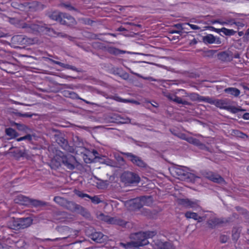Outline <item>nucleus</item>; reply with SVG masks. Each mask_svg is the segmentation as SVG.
I'll return each instance as SVG.
<instances>
[{
  "label": "nucleus",
  "mask_w": 249,
  "mask_h": 249,
  "mask_svg": "<svg viewBox=\"0 0 249 249\" xmlns=\"http://www.w3.org/2000/svg\"><path fill=\"white\" fill-rule=\"evenodd\" d=\"M157 234V232L155 231L137 232L135 234L136 241H132L127 243V244L121 243L120 244L125 249H128L131 247L135 248L137 246H144L149 244L148 241L149 238L153 237Z\"/></svg>",
  "instance_id": "1"
},
{
  "label": "nucleus",
  "mask_w": 249,
  "mask_h": 249,
  "mask_svg": "<svg viewBox=\"0 0 249 249\" xmlns=\"http://www.w3.org/2000/svg\"><path fill=\"white\" fill-rule=\"evenodd\" d=\"M169 171L173 177L181 180L194 181L196 178L193 173H190L184 169L182 166L179 165L171 167L169 169Z\"/></svg>",
  "instance_id": "2"
},
{
  "label": "nucleus",
  "mask_w": 249,
  "mask_h": 249,
  "mask_svg": "<svg viewBox=\"0 0 249 249\" xmlns=\"http://www.w3.org/2000/svg\"><path fill=\"white\" fill-rule=\"evenodd\" d=\"M49 17L51 19L56 21L62 25L71 26L74 25L76 23L74 18L66 13L54 11L50 14Z\"/></svg>",
  "instance_id": "3"
},
{
  "label": "nucleus",
  "mask_w": 249,
  "mask_h": 249,
  "mask_svg": "<svg viewBox=\"0 0 249 249\" xmlns=\"http://www.w3.org/2000/svg\"><path fill=\"white\" fill-rule=\"evenodd\" d=\"M212 105H214L219 108L226 110L232 114L246 111L241 106L235 107L231 105L228 99H213Z\"/></svg>",
  "instance_id": "4"
},
{
  "label": "nucleus",
  "mask_w": 249,
  "mask_h": 249,
  "mask_svg": "<svg viewBox=\"0 0 249 249\" xmlns=\"http://www.w3.org/2000/svg\"><path fill=\"white\" fill-rule=\"evenodd\" d=\"M55 157L58 159L59 162H62L68 169L73 170L75 168L76 159L74 156L70 154L65 155L63 153L60 152L56 155Z\"/></svg>",
  "instance_id": "5"
},
{
  "label": "nucleus",
  "mask_w": 249,
  "mask_h": 249,
  "mask_svg": "<svg viewBox=\"0 0 249 249\" xmlns=\"http://www.w3.org/2000/svg\"><path fill=\"white\" fill-rule=\"evenodd\" d=\"M121 180L125 185H131L138 183L141 180L140 177L134 172L124 171L120 177Z\"/></svg>",
  "instance_id": "6"
},
{
  "label": "nucleus",
  "mask_w": 249,
  "mask_h": 249,
  "mask_svg": "<svg viewBox=\"0 0 249 249\" xmlns=\"http://www.w3.org/2000/svg\"><path fill=\"white\" fill-rule=\"evenodd\" d=\"M53 201L59 205L71 211L77 208L78 205L75 203L68 201L66 198L59 196H56Z\"/></svg>",
  "instance_id": "7"
},
{
  "label": "nucleus",
  "mask_w": 249,
  "mask_h": 249,
  "mask_svg": "<svg viewBox=\"0 0 249 249\" xmlns=\"http://www.w3.org/2000/svg\"><path fill=\"white\" fill-rule=\"evenodd\" d=\"M202 175L203 177L215 183H222L225 181L224 178L219 175L210 170H204L202 172Z\"/></svg>",
  "instance_id": "8"
},
{
  "label": "nucleus",
  "mask_w": 249,
  "mask_h": 249,
  "mask_svg": "<svg viewBox=\"0 0 249 249\" xmlns=\"http://www.w3.org/2000/svg\"><path fill=\"white\" fill-rule=\"evenodd\" d=\"M155 249H176L175 247L169 242H163L159 239H155L152 243Z\"/></svg>",
  "instance_id": "9"
},
{
  "label": "nucleus",
  "mask_w": 249,
  "mask_h": 249,
  "mask_svg": "<svg viewBox=\"0 0 249 249\" xmlns=\"http://www.w3.org/2000/svg\"><path fill=\"white\" fill-rule=\"evenodd\" d=\"M126 157L131 161L134 165L140 167H145L146 163L143 161L141 158L131 153H126L124 154Z\"/></svg>",
  "instance_id": "10"
},
{
  "label": "nucleus",
  "mask_w": 249,
  "mask_h": 249,
  "mask_svg": "<svg viewBox=\"0 0 249 249\" xmlns=\"http://www.w3.org/2000/svg\"><path fill=\"white\" fill-rule=\"evenodd\" d=\"M146 197L145 196L136 197L130 201V205L134 210L140 209L144 205Z\"/></svg>",
  "instance_id": "11"
},
{
  "label": "nucleus",
  "mask_w": 249,
  "mask_h": 249,
  "mask_svg": "<svg viewBox=\"0 0 249 249\" xmlns=\"http://www.w3.org/2000/svg\"><path fill=\"white\" fill-rule=\"evenodd\" d=\"M198 201H191L188 198H182L180 201V204L186 208H193L195 210H197L200 208L198 203Z\"/></svg>",
  "instance_id": "12"
},
{
  "label": "nucleus",
  "mask_w": 249,
  "mask_h": 249,
  "mask_svg": "<svg viewBox=\"0 0 249 249\" xmlns=\"http://www.w3.org/2000/svg\"><path fill=\"white\" fill-rule=\"evenodd\" d=\"M10 236H13L12 234H8V236L0 235V246H2L3 249H9V247H11V245L15 243V242L11 239Z\"/></svg>",
  "instance_id": "13"
},
{
  "label": "nucleus",
  "mask_w": 249,
  "mask_h": 249,
  "mask_svg": "<svg viewBox=\"0 0 249 249\" xmlns=\"http://www.w3.org/2000/svg\"><path fill=\"white\" fill-rule=\"evenodd\" d=\"M217 57L222 62H231L232 60V51L228 50L221 52L218 53Z\"/></svg>",
  "instance_id": "14"
},
{
  "label": "nucleus",
  "mask_w": 249,
  "mask_h": 249,
  "mask_svg": "<svg viewBox=\"0 0 249 249\" xmlns=\"http://www.w3.org/2000/svg\"><path fill=\"white\" fill-rule=\"evenodd\" d=\"M90 237L94 242L102 243L106 240L107 236L100 231H95L90 235Z\"/></svg>",
  "instance_id": "15"
},
{
  "label": "nucleus",
  "mask_w": 249,
  "mask_h": 249,
  "mask_svg": "<svg viewBox=\"0 0 249 249\" xmlns=\"http://www.w3.org/2000/svg\"><path fill=\"white\" fill-rule=\"evenodd\" d=\"M16 65L8 62L0 63V68L3 71L9 73H14Z\"/></svg>",
  "instance_id": "16"
},
{
  "label": "nucleus",
  "mask_w": 249,
  "mask_h": 249,
  "mask_svg": "<svg viewBox=\"0 0 249 249\" xmlns=\"http://www.w3.org/2000/svg\"><path fill=\"white\" fill-rule=\"evenodd\" d=\"M102 217V219L109 224H117V225H121L123 221L120 219L115 217H112L108 215H105L103 214H101Z\"/></svg>",
  "instance_id": "17"
},
{
  "label": "nucleus",
  "mask_w": 249,
  "mask_h": 249,
  "mask_svg": "<svg viewBox=\"0 0 249 249\" xmlns=\"http://www.w3.org/2000/svg\"><path fill=\"white\" fill-rule=\"evenodd\" d=\"M15 202L22 205H30V198L25 196L19 195L15 198Z\"/></svg>",
  "instance_id": "18"
},
{
  "label": "nucleus",
  "mask_w": 249,
  "mask_h": 249,
  "mask_svg": "<svg viewBox=\"0 0 249 249\" xmlns=\"http://www.w3.org/2000/svg\"><path fill=\"white\" fill-rule=\"evenodd\" d=\"M203 41L208 44H212L215 43L216 44H220L221 41L219 38H216L212 34H209L203 37Z\"/></svg>",
  "instance_id": "19"
},
{
  "label": "nucleus",
  "mask_w": 249,
  "mask_h": 249,
  "mask_svg": "<svg viewBox=\"0 0 249 249\" xmlns=\"http://www.w3.org/2000/svg\"><path fill=\"white\" fill-rule=\"evenodd\" d=\"M18 219L19 230L29 227L33 222V220L30 217L19 218Z\"/></svg>",
  "instance_id": "20"
},
{
  "label": "nucleus",
  "mask_w": 249,
  "mask_h": 249,
  "mask_svg": "<svg viewBox=\"0 0 249 249\" xmlns=\"http://www.w3.org/2000/svg\"><path fill=\"white\" fill-rule=\"evenodd\" d=\"M185 217L187 219H193L197 221L198 222H200L203 220V217L199 216L195 212H191V211H187L184 214Z\"/></svg>",
  "instance_id": "21"
},
{
  "label": "nucleus",
  "mask_w": 249,
  "mask_h": 249,
  "mask_svg": "<svg viewBox=\"0 0 249 249\" xmlns=\"http://www.w3.org/2000/svg\"><path fill=\"white\" fill-rule=\"evenodd\" d=\"M226 93L230 94L231 96H232L234 97H238L240 96L241 91L239 89L236 88L230 87L226 88L224 90Z\"/></svg>",
  "instance_id": "22"
},
{
  "label": "nucleus",
  "mask_w": 249,
  "mask_h": 249,
  "mask_svg": "<svg viewBox=\"0 0 249 249\" xmlns=\"http://www.w3.org/2000/svg\"><path fill=\"white\" fill-rule=\"evenodd\" d=\"M8 230L11 229L18 230H19V219L18 218H12L8 221Z\"/></svg>",
  "instance_id": "23"
},
{
  "label": "nucleus",
  "mask_w": 249,
  "mask_h": 249,
  "mask_svg": "<svg viewBox=\"0 0 249 249\" xmlns=\"http://www.w3.org/2000/svg\"><path fill=\"white\" fill-rule=\"evenodd\" d=\"M215 31L217 33H222L224 35L227 36H231L235 35L236 33L235 30H233L232 29H228L225 27H222L221 28H215Z\"/></svg>",
  "instance_id": "24"
},
{
  "label": "nucleus",
  "mask_w": 249,
  "mask_h": 249,
  "mask_svg": "<svg viewBox=\"0 0 249 249\" xmlns=\"http://www.w3.org/2000/svg\"><path fill=\"white\" fill-rule=\"evenodd\" d=\"M223 222V221L221 219L217 218H214L209 220L207 222V223H208V226L210 228L213 229V228H215L216 226H217V225H219V224H220L221 223H222Z\"/></svg>",
  "instance_id": "25"
},
{
  "label": "nucleus",
  "mask_w": 249,
  "mask_h": 249,
  "mask_svg": "<svg viewBox=\"0 0 249 249\" xmlns=\"http://www.w3.org/2000/svg\"><path fill=\"white\" fill-rule=\"evenodd\" d=\"M48 59L50 61L52 62V63L58 65L63 68L68 69L69 70H72V71H75L76 70L75 67L69 64H64L59 61L54 60L52 59L48 58Z\"/></svg>",
  "instance_id": "26"
},
{
  "label": "nucleus",
  "mask_w": 249,
  "mask_h": 249,
  "mask_svg": "<svg viewBox=\"0 0 249 249\" xmlns=\"http://www.w3.org/2000/svg\"><path fill=\"white\" fill-rule=\"evenodd\" d=\"M43 31L46 35L52 37H56L58 36V34L51 28L45 27Z\"/></svg>",
  "instance_id": "27"
},
{
  "label": "nucleus",
  "mask_w": 249,
  "mask_h": 249,
  "mask_svg": "<svg viewBox=\"0 0 249 249\" xmlns=\"http://www.w3.org/2000/svg\"><path fill=\"white\" fill-rule=\"evenodd\" d=\"M61 8H64L68 11H76V9L71 5V2L68 1L65 2H61L59 4Z\"/></svg>",
  "instance_id": "28"
},
{
  "label": "nucleus",
  "mask_w": 249,
  "mask_h": 249,
  "mask_svg": "<svg viewBox=\"0 0 249 249\" xmlns=\"http://www.w3.org/2000/svg\"><path fill=\"white\" fill-rule=\"evenodd\" d=\"M69 95H70V98H71L73 99H78V100H82L83 102H84L85 103L89 104V105H92L93 104L92 103L89 102L88 101H87V100L83 99V98L80 97L77 93H76L73 91H71L70 92H69Z\"/></svg>",
  "instance_id": "29"
},
{
  "label": "nucleus",
  "mask_w": 249,
  "mask_h": 249,
  "mask_svg": "<svg viewBox=\"0 0 249 249\" xmlns=\"http://www.w3.org/2000/svg\"><path fill=\"white\" fill-rule=\"evenodd\" d=\"M6 135L12 138H15L18 136V133L17 131L11 127L6 129Z\"/></svg>",
  "instance_id": "30"
},
{
  "label": "nucleus",
  "mask_w": 249,
  "mask_h": 249,
  "mask_svg": "<svg viewBox=\"0 0 249 249\" xmlns=\"http://www.w3.org/2000/svg\"><path fill=\"white\" fill-rule=\"evenodd\" d=\"M196 100L200 102H204L211 104H212L213 99L208 97H204L199 95L198 94H196Z\"/></svg>",
  "instance_id": "31"
},
{
  "label": "nucleus",
  "mask_w": 249,
  "mask_h": 249,
  "mask_svg": "<svg viewBox=\"0 0 249 249\" xmlns=\"http://www.w3.org/2000/svg\"><path fill=\"white\" fill-rule=\"evenodd\" d=\"M13 156L17 159L18 160L21 157H24L25 156L26 153L24 151L21 150H16L12 152Z\"/></svg>",
  "instance_id": "32"
},
{
  "label": "nucleus",
  "mask_w": 249,
  "mask_h": 249,
  "mask_svg": "<svg viewBox=\"0 0 249 249\" xmlns=\"http://www.w3.org/2000/svg\"><path fill=\"white\" fill-rule=\"evenodd\" d=\"M232 134L236 137L242 139H247L248 138L247 134L239 130H233L232 131Z\"/></svg>",
  "instance_id": "33"
},
{
  "label": "nucleus",
  "mask_w": 249,
  "mask_h": 249,
  "mask_svg": "<svg viewBox=\"0 0 249 249\" xmlns=\"http://www.w3.org/2000/svg\"><path fill=\"white\" fill-rule=\"evenodd\" d=\"M46 205V203L42 201L31 199L30 198V205H32L35 207L44 206Z\"/></svg>",
  "instance_id": "34"
},
{
  "label": "nucleus",
  "mask_w": 249,
  "mask_h": 249,
  "mask_svg": "<svg viewBox=\"0 0 249 249\" xmlns=\"http://www.w3.org/2000/svg\"><path fill=\"white\" fill-rule=\"evenodd\" d=\"M188 142L190 143H193L196 145L199 146L200 148H203L205 146V145L204 144L201 143L199 140L196 138H190L189 139Z\"/></svg>",
  "instance_id": "35"
},
{
  "label": "nucleus",
  "mask_w": 249,
  "mask_h": 249,
  "mask_svg": "<svg viewBox=\"0 0 249 249\" xmlns=\"http://www.w3.org/2000/svg\"><path fill=\"white\" fill-rule=\"evenodd\" d=\"M40 30L39 26L36 24H31L28 28L29 32L35 33L36 32H39Z\"/></svg>",
  "instance_id": "36"
},
{
  "label": "nucleus",
  "mask_w": 249,
  "mask_h": 249,
  "mask_svg": "<svg viewBox=\"0 0 249 249\" xmlns=\"http://www.w3.org/2000/svg\"><path fill=\"white\" fill-rule=\"evenodd\" d=\"M174 102L178 104H181L184 105H190L191 103L187 101L182 100L180 97L176 96Z\"/></svg>",
  "instance_id": "37"
},
{
  "label": "nucleus",
  "mask_w": 249,
  "mask_h": 249,
  "mask_svg": "<svg viewBox=\"0 0 249 249\" xmlns=\"http://www.w3.org/2000/svg\"><path fill=\"white\" fill-rule=\"evenodd\" d=\"M175 27L179 29V30H173L171 32V33L180 34L181 33V30L182 29V25L181 24L178 23L175 24Z\"/></svg>",
  "instance_id": "38"
},
{
  "label": "nucleus",
  "mask_w": 249,
  "mask_h": 249,
  "mask_svg": "<svg viewBox=\"0 0 249 249\" xmlns=\"http://www.w3.org/2000/svg\"><path fill=\"white\" fill-rule=\"evenodd\" d=\"M107 51L109 53L113 54H118L120 52V50L115 47H110L108 49Z\"/></svg>",
  "instance_id": "39"
},
{
  "label": "nucleus",
  "mask_w": 249,
  "mask_h": 249,
  "mask_svg": "<svg viewBox=\"0 0 249 249\" xmlns=\"http://www.w3.org/2000/svg\"><path fill=\"white\" fill-rule=\"evenodd\" d=\"M239 232L238 229L234 228L232 230V239L234 240L237 241L239 236Z\"/></svg>",
  "instance_id": "40"
},
{
  "label": "nucleus",
  "mask_w": 249,
  "mask_h": 249,
  "mask_svg": "<svg viewBox=\"0 0 249 249\" xmlns=\"http://www.w3.org/2000/svg\"><path fill=\"white\" fill-rule=\"evenodd\" d=\"M89 198H90L92 202L94 204H98L101 202V200L96 196H90V197Z\"/></svg>",
  "instance_id": "41"
},
{
  "label": "nucleus",
  "mask_w": 249,
  "mask_h": 249,
  "mask_svg": "<svg viewBox=\"0 0 249 249\" xmlns=\"http://www.w3.org/2000/svg\"><path fill=\"white\" fill-rule=\"evenodd\" d=\"M75 194L78 196L83 198V197H90V196L87 194L83 193L82 191H75Z\"/></svg>",
  "instance_id": "42"
},
{
  "label": "nucleus",
  "mask_w": 249,
  "mask_h": 249,
  "mask_svg": "<svg viewBox=\"0 0 249 249\" xmlns=\"http://www.w3.org/2000/svg\"><path fill=\"white\" fill-rule=\"evenodd\" d=\"M27 140L29 141H32V136L31 134H27L26 136L20 137L17 139L18 142H20L21 141Z\"/></svg>",
  "instance_id": "43"
},
{
  "label": "nucleus",
  "mask_w": 249,
  "mask_h": 249,
  "mask_svg": "<svg viewBox=\"0 0 249 249\" xmlns=\"http://www.w3.org/2000/svg\"><path fill=\"white\" fill-rule=\"evenodd\" d=\"M229 237L226 235H221L220 236V242L221 243H225L228 241Z\"/></svg>",
  "instance_id": "44"
},
{
  "label": "nucleus",
  "mask_w": 249,
  "mask_h": 249,
  "mask_svg": "<svg viewBox=\"0 0 249 249\" xmlns=\"http://www.w3.org/2000/svg\"><path fill=\"white\" fill-rule=\"evenodd\" d=\"M244 42H248L249 40V28L247 29L243 37Z\"/></svg>",
  "instance_id": "45"
},
{
  "label": "nucleus",
  "mask_w": 249,
  "mask_h": 249,
  "mask_svg": "<svg viewBox=\"0 0 249 249\" xmlns=\"http://www.w3.org/2000/svg\"><path fill=\"white\" fill-rule=\"evenodd\" d=\"M176 94L174 93H168L166 94V97L170 101L174 102L176 98Z\"/></svg>",
  "instance_id": "46"
},
{
  "label": "nucleus",
  "mask_w": 249,
  "mask_h": 249,
  "mask_svg": "<svg viewBox=\"0 0 249 249\" xmlns=\"http://www.w3.org/2000/svg\"><path fill=\"white\" fill-rule=\"evenodd\" d=\"M71 229L68 226H58L57 227V231H69Z\"/></svg>",
  "instance_id": "47"
},
{
  "label": "nucleus",
  "mask_w": 249,
  "mask_h": 249,
  "mask_svg": "<svg viewBox=\"0 0 249 249\" xmlns=\"http://www.w3.org/2000/svg\"><path fill=\"white\" fill-rule=\"evenodd\" d=\"M106 184L105 182L102 181L97 184V187L99 189H104L106 188Z\"/></svg>",
  "instance_id": "48"
},
{
  "label": "nucleus",
  "mask_w": 249,
  "mask_h": 249,
  "mask_svg": "<svg viewBox=\"0 0 249 249\" xmlns=\"http://www.w3.org/2000/svg\"><path fill=\"white\" fill-rule=\"evenodd\" d=\"M233 24H235L238 27H243L245 26V24L242 22L238 21V22H233Z\"/></svg>",
  "instance_id": "49"
},
{
  "label": "nucleus",
  "mask_w": 249,
  "mask_h": 249,
  "mask_svg": "<svg viewBox=\"0 0 249 249\" xmlns=\"http://www.w3.org/2000/svg\"><path fill=\"white\" fill-rule=\"evenodd\" d=\"M231 57H232V60L233 58H239L240 54L238 53H233L231 52Z\"/></svg>",
  "instance_id": "50"
},
{
  "label": "nucleus",
  "mask_w": 249,
  "mask_h": 249,
  "mask_svg": "<svg viewBox=\"0 0 249 249\" xmlns=\"http://www.w3.org/2000/svg\"><path fill=\"white\" fill-rule=\"evenodd\" d=\"M101 43L99 42H94L93 43L92 46L94 48H100Z\"/></svg>",
  "instance_id": "51"
},
{
  "label": "nucleus",
  "mask_w": 249,
  "mask_h": 249,
  "mask_svg": "<svg viewBox=\"0 0 249 249\" xmlns=\"http://www.w3.org/2000/svg\"><path fill=\"white\" fill-rule=\"evenodd\" d=\"M188 24L190 26V27L194 30H197L199 29V27L195 24H192L190 23H188Z\"/></svg>",
  "instance_id": "52"
},
{
  "label": "nucleus",
  "mask_w": 249,
  "mask_h": 249,
  "mask_svg": "<svg viewBox=\"0 0 249 249\" xmlns=\"http://www.w3.org/2000/svg\"><path fill=\"white\" fill-rule=\"evenodd\" d=\"M60 141L63 143V145H66L68 143V141L64 139L63 138H61L60 139Z\"/></svg>",
  "instance_id": "53"
},
{
  "label": "nucleus",
  "mask_w": 249,
  "mask_h": 249,
  "mask_svg": "<svg viewBox=\"0 0 249 249\" xmlns=\"http://www.w3.org/2000/svg\"><path fill=\"white\" fill-rule=\"evenodd\" d=\"M197 42V41H196V40L195 38H194L193 39L191 40V41L190 42V46L195 45L196 44Z\"/></svg>",
  "instance_id": "54"
},
{
  "label": "nucleus",
  "mask_w": 249,
  "mask_h": 249,
  "mask_svg": "<svg viewBox=\"0 0 249 249\" xmlns=\"http://www.w3.org/2000/svg\"><path fill=\"white\" fill-rule=\"evenodd\" d=\"M242 118L245 120H249V113H245Z\"/></svg>",
  "instance_id": "55"
},
{
  "label": "nucleus",
  "mask_w": 249,
  "mask_h": 249,
  "mask_svg": "<svg viewBox=\"0 0 249 249\" xmlns=\"http://www.w3.org/2000/svg\"><path fill=\"white\" fill-rule=\"evenodd\" d=\"M118 100H117L118 101H120V102H124V103H127V102H129V101L126 99H121L120 98H118Z\"/></svg>",
  "instance_id": "56"
},
{
  "label": "nucleus",
  "mask_w": 249,
  "mask_h": 249,
  "mask_svg": "<svg viewBox=\"0 0 249 249\" xmlns=\"http://www.w3.org/2000/svg\"><path fill=\"white\" fill-rule=\"evenodd\" d=\"M246 217L247 219L248 222L249 223V212H247V211H245Z\"/></svg>",
  "instance_id": "57"
},
{
  "label": "nucleus",
  "mask_w": 249,
  "mask_h": 249,
  "mask_svg": "<svg viewBox=\"0 0 249 249\" xmlns=\"http://www.w3.org/2000/svg\"><path fill=\"white\" fill-rule=\"evenodd\" d=\"M118 31H120V32H124V31H126V29L125 28L120 26L118 29Z\"/></svg>",
  "instance_id": "58"
},
{
  "label": "nucleus",
  "mask_w": 249,
  "mask_h": 249,
  "mask_svg": "<svg viewBox=\"0 0 249 249\" xmlns=\"http://www.w3.org/2000/svg\"><path fill=\"white\" fill-rule=\"evenodd\" d=\"M238 35L239 36H242L244 35V34L243 32L241 31V32H238Z\"/></svg>",
  "instance_id": "59"
},
{
  "label": "nucleus",
  "mask_w": 249,
  "mask_h": 249,
  "mask_svg": "<svg viewBox=\"0 0 249 249\" xmlns=\"http://www.w3.org/2000/svg\"><path fill=\"white\" fill-rule=\"evenodd\" d=\"M216 22H217V23H220L222 25H225V24H228V22H220L218 21H215Z\"/></svg>",
  "instance_id": "60"
},
{
  "label": "nucleus",
  "mask_w": 249,
  "mask_h": 249,
  "mask_svg": "<svg viewBox=\"0 0 249 249\" xmlns=\"http://www.w3.org/2000/svg\"><path fill=\"white\" fill-rule=\"evenodd\" d=\"M126 24H129V25H136V26H140V25H136L133 23H131V22H127Z\"/></svg>",
  "instance_id": "61"
},
{
  "label": "nucleus",
  "mask_w": 249,
  "mask_h": 249,
  "mask_svg": "<svg viewBox=\"0 0 249 249\" xmlns=\"http://www.w3.org/2000/svg\"><path fill=\"white\" fill-rule=\"evenodd\" d=\"M142 247V246H137L136 248H133V249H144L141 248Z\"/></svg>",
  "instance_id": "62"
},
{
  "label": "nucleus",
  "mask_w": 249,
  "mask_h": 249,
  "mask_svg": "<svg viewBox=\"0 0 249 249\" xmlns=\"http://www.w3.org/2000/svg\"><path fill=\"white\" fill-rule=\"evenodd\" d=\"M93 153H94V155L96 156V154H98V152L96 150L93 151Z\"/></svg>",
  "instance_id": "63"
},
{
  "label": "nucleus",
  "mask_w": 249,
  "mask_h": 249,
  "mask_svg": "<svg viewBox=\"0 0 249 249\" xmlns=\"http://www.w3.org/2000/svg\"><path fill=\"white\" fill-rule=\"evenodd\" d=\"M247 243L248 245H249V239L247 240Z\"/></svg>",
  "instance_id": "64"
}]
</instances>
